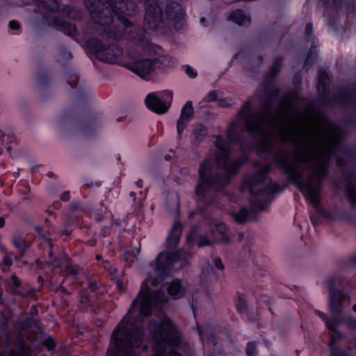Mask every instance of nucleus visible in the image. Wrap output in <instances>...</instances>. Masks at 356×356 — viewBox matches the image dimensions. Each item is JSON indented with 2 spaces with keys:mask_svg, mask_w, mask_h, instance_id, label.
<instances>
[{
  "mask_svg": "<svg viewBox=\"0 0 356 356\" xmlns=\"http://www.w3.org/2000/svg\"><path fill=\"white\" fill-rule=\"evenodd\" d=\"M211 244V241L205 236L201 237L197 241V246L202 248L204 245H209Z\"/></svg>",
  "mask_w": 356,
  "mask_h": 356,
  "instance_id": "31",
  "label": "nucleus"
},
{
  "mask_svg": "<svg viewBox=\"0 0 356 356\" xmlns=\"http://www.w3.org/2000/svg\"><path fill=\"white\" fill-rule=\"evenodd\" d=\"M325 323H326L327 327L330 331L337 334L338 336H340V334L337 332V327L339 324V321L338 319H337L336 317H333L330 321L326 320Z\"/></svg>",
  "mask_w": 356,
  "mask_h": 356,
  "instance_id": "24",
  "label": "nucleus"
},
{
  "mask_svg": "<svg viewBox=\"0 0 356 356\" xmlns=\"http://www.w3.org/2000/svg\"><path fill=\"white\" fill-rule=\"evenodd\" d=\"M204 20V18H202V19H201V22H203Z\"/></svg>",
  "mask_w": 356,
  "mask_h": 356,
  "instance_id": "64",
  "label": "nucleus"
},
{
  "mask_svg": "<svg viewBox=\"0 0 356 356\" xmlns=\"http://www.w3.org/2000/svg\"><path fill=\"white\" fill-rule=\"evenodd\" d=\"M79 270V268H77V267H76V266H71V267H70V268H68V270H67V273H68L70 275H72V276L75 277V276L78 274Z\"/></svg>",
  "mask_w": 356,
  "mask_h": 356,
  "instance_id": "36",
  "label": "nucleus"
},
{
  "mask_svg": "<svg viewBox=\"0 0 356 356\" xmlns=\"http://www.w3.org/2000/svg\"><path fill=\"white\" fill-rule=\"evenodd\" d=\"M49 257H51V258H54V254H53V252H52L51 250H50V251H49Z\"/></svg>",
  "mask_w": 356,
  "mask_h": 356,
  "instance_id": "53",
  "label": "nucleus"
},
{
  "mask_svg": "<svg viewBox=\"0 0 356 356\" xmlns=\"http://www.w3.org/2000/svg\"><path fill=\"white\" fill-rule=\"evenodd\" d=\"M250 108L251 102H245L241 114L245 117L246 129L261 136L260 145L263 149H267L274 140L293 141L296 144L295 160L312 163L313 172L305 188L310 202L317 207L319 180L325 176V165L339 143V129L324 118L311 124L293 122L285 107L280 108L274 113L266 108L252 116H247Z\"/></svg>",
  "mask_w": 356,
  "mask_h": 356,
  "instance_id": "1",
  "label": "nucleus"
},
{
  "mask_svg": "<svg viewBox=\"0 0 356 356\" xmlns=\"http://www.w3.org/2000/svg\"><path fill=\"white\" fill-rule=\"evenodd\" d=\"M231 134H232V130H231V129H229V130L228 131V132H227V137H228V138H229V140L230 141H233V140H232V139Z\"/></svg>",
  "mask_w": 356,
  "mask_h": 356,
  "instance_id": "49",
  "label": "nucleus"
},
{
  "mask_svg": "<svg viewBox=\"0 0 356 356\" xmlns=\"http://www.w3.org/2000/svg\"><path fill=\"white\" fill-rule=\"evenodd\" d=\"M282 165H283L286 168H289V170H290V168H289V167L288 166V165H287V164H285V163H282Z\"/></svg>",
  "mask_w": 356,
  "mask_h": 356,
  "instance_id": "54",
  "label": "nucleus"
},
{
  "mask_svg": "<svg viewBox=\"0 0 356 356\" xmlns=\"http://www.w3.org/2000/svg\"><path fill=\"white\" fill-rule=\"evenodd\" d=\"M145 103L147 106L154 112L162 114L165 113L169 107L170 104L163 103L158 97L154 94L152 93L147 96L145 99Z\"/></svg>",
  "mask_w": 356,
  "mask_h": 356,
  "instance_id": "10",
  "label": "nucleus"
},
{
  "mask_svg": "<svg viewBox=\"0 0 356 356\" xmlns=\"http://www.w3.org/2000/svg\"><path fill=\"white\" fill-rule=\"evenodd\" d=\"M13 241L15 246L18 248L21 252H24L29 248V244L21 237L14 238Z\"/></svg>",
  "mask_w": 356,
  "mask_h": 356,
  "instance_id": "22",
  "label": "nucleus"
},
{
  "mask_svg": "<svg viewBox=\"0 0 356 356\" xmlns=\"http://www.w3.org/2000/svg\"><path fill=\"white\" fill-rule=\"evenodd\" d=\"M248 215V211L245 208H243L237 213H234V218L237 222L243 223L247 220Z\"/></svg>",
  "mask_w": 356,
  "mask_h": 356,
  "instance_id": "23",
  "label": "nucleus"
},
{
  "mask_svg": "<svg viewBox=\"0 0 356 356\" xmlns=\"http://www.w3.org/2000/svg\"><path fill=\"white\" fill-rule=\"evenodd\" d=\"M70 191H65L61 195L60 200L65 202L68 201L70 200Z\"/></svg>",
  "mask_w": 356,
  "mask_h": 356,
  "instance_id": "41",
  "label": "nucleus"
},
{
  "mask_svg": "<svg viewBox=\"0 0 356 356\" xmlns=\"http://www.w3.org/2000/svg\"><path fill=\"white\" fill-rule=\"evenodd\" d=\"M186 285L179 280H173L168 287L169 295L179 298L184 296L186 291Z\"/></svg>",
  "mask_w": 356,
  "mask_h": 356,
  "instance_id": "14",
  "label": "nucleus"
},
{
  "mask_svg": "<svg viewBox=\"0 0 356 356\" xmlns=\"http://www.w3.org/2000/svg\"><path fill=\"white\" fill-rule=\"evenodd\" d=\"M344 295L341 291L331 289L330 294V310L333 315H337L342 311L341 302Z\"/></svg>",
  "mask_w": 356,
  "mask_h": 356,
  "instance_id": "11",
  "label": "nucleus"
},
{
  "mask_svg": "<svg viewBox=\"0 0 356 356\" xmlns=\"http://www.w3.org/2000/svg\"><path fill=\"white\" fill-rule=\"evenodd\" d=\"M182 232V227L179 222H175L171 229L168 238V244L170 247H175L180 239Z\"/></svg>",
  "mask_w": 356,
  "mask_h": 356,
  "instance_id": "15",
  "label": "nucleus"
},
{
  "mask_svg": "<svg viewBox=\"0 0 356 356\" xmlns=\"http://www.w3.org/2000/svg\"><path fill=\"white\" fill-rule=\"evenodd\" d=\"M3 264L6 266H10L12 264L11 259L10 257H5L3 258Z\"/></svg>",
  "mask_w": 356,
  "mask_h": 356,
  "instance_id": "44",
  "label": "nucleus"
},
{
  "mask_svg": "<svg viewBox=\"0 0 356 356\" xmlns=\"http://www.w3.org/2000/svg\"><path fill=\"white\" fill-rule=\"evenodd\" d=\"M186 73L191 78H195L197 76V72L188 65L186 67Z\"/></svg>",
  "mask_w": 356,
  "mask_h": 356,
  "instance_id": "35",
  "label": "nucleus"
},
{
  "mask_svg": "<svg viewBox=\"0 0 356 356\" xmlns=\"http://www.w3.org/2000/svg\"><path fill=\"white\" fill-rule=\"evenodd\" d=\"M318 315L324 320L325 322H326V320H328L325 315H323L322 313L318 312Z\"/></svg>",
  "mask_w": 356,
  "mask_h": 356,
  "instance_id": "50",
  "label": "nucleus"
},
{
  "mask_svg": "<svg viewBox=\"0 0 356 356\" xmlns=\"http://www.w3.org/2000/svg\"><path fill=\"white\" fill-rule=\"evenodd\" d=\"M353 309L356 312V304L353 306Z\"/></svg>",
  "mask_w": 356,
  "mask_h": 356,
  "instance_id": "56",
  "label": "nucleus"
},
{
  "mask_svg": "<svg viewBox=\"0 0 356 356\" xmlns=\"http://www.w3.org/2000/svg\"><path fill=\"white\" fill-rule=\"evenodd\" d=\"M2 137H4V138L6 137L7 139H8V136H6L4 132H3L2 131H0V139Z\"/></svg>",
  "mask_w": 356,
  "mask_h": 356,
  "instance_id": "51",
  "label": "nucleus"
},
{
  "mask_svg": "<svg viewBox=\"0 0 356 356\" xmlns=\"http://www.w3.org/2000/svg\"><path fill=\"white\" fill-rule=\"evenodd\" d=\"M199 333L203 340L210 341L215 335L214 327L211 325H206L203 327H198Z\"/></svg>",
  "mask_w": 356,
  "mask_h": 356,
  "instance_id": "18",
  "label": "nucleus"
},
{
  "mask_svg": "<svg viewBox=\"0 0 356 356\" xmlns=\"http://www.w3.org/2000/svg\"><path fill=\"white\" fill-rule=\"evenodd\" d=\"M193 115L192 103L187 102L181 109V115L177 121V132L180 134L187 125L188 122Z\"/></svg>",
  "mask_w": 356,
  "mask_h": 356,
  "instance_id": "13",
  "label": "nucleus"
},
{
  "mask_svg": "<svg viewBox=\"0 0 356 356\" xmlns=\"http://www.w3.org/2000/svg\"><path fill=\"white\" fill-rule=\"evenodd\" d=\"M281 65H282V60L280 58L275 59V60L273 61V67H272L273 71L275 73L278 72L281 68Z\"/></svg>",
  "mask_w": 356,
  "mask_h": 356,
  "instance_id": "29",
  "label": "nucleus"
},
{
  "mask_svg": "<svg viewBox=\"0 0 356 356\" xmlns=\"http://www.w3.org/2000/svg\"><path fill=\"white\" fill-rule=\"evenodd\" d=\"M201 131H202V132H203L202 135H204V132H205V131H204V129H201Z\"/></svg>",
  "mask_w": 356,
  "mask_h": 356,
  "instance_id": "59",
  "label": "nucleus"
},
{
  "mask_svg": "<svg viewBox=\"0 0 356 356\" xmlns=\"http://www.w3.org/2000/svg\"><path fill=\"white\" fill-rule=\"evenodd\" d=\"M145 7V22L149 29L156 28L163 17L171 21L177 30L182 29L185 24L181 7L176 2L165 0L159 5L153 0H147Z\"/></svg>",
  "mask_w": 356,
  "mask_h": 356,
  "instance_id": "5",
  "label": "nucleus"
},
{
  "mask_svg": "<svg viewBox=\"0 0 356 356\" xmlns=\"http://www.w3.org/2000/svg\"><path fill=\"white\" fill-rule=\"evenodd\" d=\"M243 238H244V234H243V233H239V234H238V241H243Z\"/></svg>",
  "mask_w": 356,
  "mask_h": 356,
  "instance_id": "48",
  "label": "nucleus"
},
{
  "mask_svg": "<svg viewBox=\"0 0 356 356\" xmlns=\"http://www.w3.org/2000/svg\"><path fill=\"white\" fill-rule=\"evenodd\" d=\"M96 259H98V260H99V259H101L100 255H97Z\"/></svg>",
  "mask_w": 356,
  "mask_h": 356,
  "instance_id": "58",
  "label": "nucleus"
},
{
  "mask_svg": "<svg viewBox=\"0 0 356 356\" xmlns=\"http://www.w3.org/2000/svg\"><path fill=\"white\" fill-rule=\"evenodd\" d=\"M151 282L152 286H156L158 280L156 279L153 280H145L143 282L141 290L139 292L137 298L133 301L129 313L140 303V312L143 315H148L150 312V306L152 303V296L149 289L148 288V282Z\"/></svg>",
  "mask_w": 356,
  "mask_h": 356,
  "instance_id": "8",
  "label": "nucleus"
},
{
  "mask_svg": "<svg viewBox=\"0 0 356 356\" xmlns=\"http://www.w3.org/2000/svg\"><path fill=\"white\" fill-rule=\"evenodd\" d=\"M155 63L152 59L139 60L129 66V69L140 77H144L155 70Z\"/></svg>",
  "mask_w": 356,
  "mask_h": 356,
  "instance_id": "9",
  "label": "nucleus"
},
{
  "mask_svg": "<svg viewBox=\"0 0 356 356\" xmlns=\"http://www.w3.org/2000/svg\"><path fill=\"white\" fill-rule=\"evenodd\" d=\"M33 312H35V308H32Z\"/></svg>",
  "mask_w": 356,
  "mask_h": 356,
  "instance_id": "63",
  "label": "nucleus"
},
{
  "mask_svg": "<svg viewBox=\"0 0 356 356\" xmlns=\"http://www.w3.org/2000/svg\"><path fill=\"white\" fill-rule=\"evenodd\" d=\"M49 247H50V248H52V244H51V242H49Z\"/></svg>",
  "mask_w": 356,
  "mask_h": 356,
  "instance_id": "60",
  "label": "nucleus"
},
{
  "mask_svg": "<svg viewBox=\"0 0 356 356\" xmlns=\"http://www.w3.org/2000/svg\"><path fill=\"white\" fill-rule=\"evenodd\" d=\"M31 350L24 337L19 336L13 348L8 353V356H29Z\"/></svg>",
  "mask_w": 356,
  "mask_h": 356,
  "instance_id": "12",
  "label": "nucleus"
},
{
  "mask_svg": "<svg viewBox=\"0 0 356 356\" xmlns=\"http://www.w3.org/2000/svg\"><path fill=\"white\" fill-rule=\"evenodd\" d=\"M152 60L155 63V69L169 66L172 63V58L168 56H161Z\"/></svg>",
  "mask_w": 356,
  "mask_h": 356,
  "instance_id": "19",
  "label": "nucleus"
},
{
  "mask_svg": "<svg viewBox=\"0 0 356 356\" xmlns=\"http://www.w3.org/2000/svg\"><path fill=\"white\" fill-rule=\"evenodd\" d=\"M4 220L2 218H0V227H2L4 225Z\"/></svg>",
  "mask_w": 356,
  "mask_h": 356,
  "instance_id": "52",
  "label": "nucleus"
},
{
  "mask_svg": "<svg viewBox=\"0 0 356 356\" xmlns=\"http://www.w3.org/2000/svg\"><path fill=\"white\" fill-rule=\"evenodd\" d=\"M266 172L267 168L263 169L248 180L250 193L258 202L253 206L254 210H264L270 202L273 193L277 191L276 186L272 185L271 179L266 176Z\"/></svg>",
  "mask_w": 356,
  "mask_h": 356,
  "instance_id": "6",
  "label": "nucleus"
},
{
  "mask_svg": "<svg viewBox=\"0 0 356 356\" xmlns=\"http://www.w3.org/2000/svg\"><path fill=\"white\" fill-rule=\"evenodd\" d=\"M44 345L48 350H51L54 348L55 343L51 339H48L44 341Z\"/></svg>",
  "mask_w": 356,
  "mask_h": 356,
  "instance_id": "34",
  "label": "nucleus"
},
{
  "mask_svg": "<svg viewBox=\"0 0 356 356\" xmlns=\"http://www.w3.org/2000/svg\"><path fill=\"white\" fill-rule=\"evenodd\" d=\"M9 26L11 29L17 30L19 28V24L16 21H10L9 23Z\"/></svg>",
  "mask_w": 356,
  "mask_h": 356,
  "instance_id": "40",
  "label": "nucleus"
},
{
  "mask_svg": "<svg viewBox=\"0 0 356 356\" xmlns=\"http://www.w3.org/2000/svg\"><path fill=\"white\" fill-rule=\"evenodd\" d=\"M256 346L254 343H249L247 346L246 353L248 355L251 356L254 354Z\"/></svg>",
  "mask_w": 356,
  "mask_h": 356,
  "instance_id": "32",
  "label": "nucleus"
},
{
  "mask_svg": "<svg viewBox=\"0 0 356 356\" xmlns=\"http://www.w3.org/2000/svg\"><path fill=\"white\" fill-rule=\"evenodd\" d=\"M88 47L93 51L99 59L108 63L115 62L122 55V50L117 44H112L108 47L103 46L96 39H90L87 42Z\"/></svg>",
  "mask_w": 356,
  "mask_h": 356,
  "instance_id": "7",
  "label": "nucleus"
},
{
  "mask_svg": "<svg viewBox=\"0 0 356 356\" xmlns=\"http://www.w3.org/2000/svg\"><path fill=\"white\" fill-rule=\"evenodd\" d=\"M175 255L169 252H163L159 254L156 260V266L157 270L172 264L175 259H174Z\"/></svg>",
  "mask_w": 356,
  "mask_h": 356,
  "instance_id": "16",
  "label": "nucleus"
},
{
  "mask_svg": "<svg viewBox=\"0 0 356 356\" xmlns=\"http://www.w3.org/2000/svg\"><path fill=\"white\" fill-rule=\"evenodd\" d=\"M104 32L105 33L108 34V36L109 38H115L117 37V33L115 31H111L110 29H108V31L106 29L104 30Z\"/></svg>",
  "mask_w": 356,
  "mask_h": 356,
  "instance_id": "43",
  "label": "nucleus"
},
{
  "mask_svg": "<svg viewBox=\"0 0 356 356\" xmlns=\"http://www.w3.org/2000/svg\"><path fill=\"white\" fill-rule=\"evenodd\" d=\"M37 231H38V232L40 234V235L41 236V237H42V238H46V237H45V236L42 233V229H41V228L38 227V228H37Z\"/></svg>",
  "mask_w": 356,
  "mask_h": 356,
  "instance_id": "47",
  "label": "nucleus"
},
{
  "mask_svg": "<svg viewBox=\"0 0 356 356\" xmlns=\"http://www.w3.org/2000/svg\"><path fill=\"white\" fill-rule=\"evenodd\" d=\"M346 323L349 329L356 330V319L348 318L346 321Z\"/></svg>",
  "mask_w": 356,
  "mask_h": 356,
  "instance_id": "33",
  "label": "nucleus"
},
{
  "mask_svg": "<svg viewBox=\"0 0 356 356\" xmlns=\"http://www.w3.org/2000/svg\"><path fill=\"white\" fill-rule=\"evenodd\" d=\"M87 5L93 22L102 26L110 25L113 22V15H115L125 26H131V23L127 19V16L134 15L138 10L137 4L133 1H115V3L107 1L106 5L102 4L104 7L101 10L102 15L100 16L99 5L97 8L91 0H88Z\"/></svg>",
  "mask_w": 356,
  "mask_h": 356,
  "instance_id": "4",
  "label": "nucleus"
},
{
  "mask_svg": "<svg viewBox=\"0 0 356 356\" xmlns=\"http://www.w3.org/2000/svg\"><path fill=\"white\" fill-rule=\"evenodd\" d=\"M149 330L154 340L152 356H181L188 354L191 347L184 341L175 325L170 320L161 325L151 323ZM142 343V332L136 328L130 330L126 317L113 331L107 356H138L136 349Z\"/></svg>",
  "mask_w": 356,
  "mask_h": 356,
  "instance_id": "2",
  "label": "nucleus"
},
{
  "mask_svg": "<svg viewBox=\"0 0 356 356\" xmlns=\"http://www.w3.org/2000/svg\"><path fill=\"white\" fill-rule=\"evenodd\" d=\"M212 234H218L220 236V241L222 243H228L229 238L227 235V227L221 221L215 223V229L211 230Z\"/></svg>",
  "mask_w": 356,
  "mask_h": 356,
  "instance_id": "17",
  "label": "nucleus"
},
{
  "mask_svg": "<svg viewBox=\"0 0 356 356\" xmlns=\"http://www.w3.org/2000/svg\"><path fill=\"white\" fill-rule=\"evenodd\" d=\"M63 28L64 31L70 35H74L76 32V27L72 24H67Z\"/></svg>",
  "mask_w": 356,
  "mask_h": 356,
  "instance_id": "28",
  "label": "nucleus"
},
{
  "mask_svg": "<svg viewBox=\"0 0 356 356\" xmlns=\"http://www.w3.org/2000/svg\"><path fill=\"white\" fill-rule=\"evenodd\" d=\"M313 31V27L312 24H307L305 28V33L307 35H311Z\"/></svg>",
  "mask_w": 356,
  "mask_h": 356,
  "instance_id": "42",
  "label": "nucleus"
},
{
  "mask_svg": "<svg viewBox=\"0 0 356 356\" xmlns=\"http://www.w3.org/2000/svg\"><path fill=\"white\" fill-rule=\"evenodd\" d=\"M328 82L327 73L325 70H321L318 72V90H321L322 91L325 90Z\"/></svg>",
  "mask_w": 356,
  "mask_h": 356,
  "instance_id": "20",
  "label": "nucleus"
},
{
  "mask_svg": "<svg viewBox=\"0 0 356 356\" xmlns=\"http://www.w3.org/2000/svg\"><path fill=\"white\" fill-rule=\"evenodd\" d=\"M215 145L218 149L216 163L218 169H223L220 174L214 169L209 159H205L200 166V183L196 189V193L200 200H204L207 204L213 202L216 191L227 185L229 182V175L235 173L238 165L230 162L227 159L228 147L220 136H216Z\"/></svg>",
  "mask_w": 356,
  "mask_h": 356,
  "instance_id": "3",
  "label": "nucleus"
},
{
  "mask_svg": "<svg viewBox=\"0 0 356 356\" xmlns=\"http://www.w3.org/2000/svg\"><path fill=\"white\" fill-rule=\"evenodd\" d=\"M348 192L350 198V200L356 204V187L353 186H348Z\"/></svg>",
  "mask_w": 356,
  "mask_h": 356,
  "instance_id": "27",
  "label": "nucleus"
},
{
  "mask_svg": "<svg viewBox=\"0 0 356 356\" xmlns=\"http://www.w3.org/2000/svg\"><path fill=\"white\" fill-rule=\"evenodd\" d=\"M237 310L241 312H245L247 310V303L244 299L239 297L238 298V302L236 305Z\"/></svg>",
  "mask_w": 356,
  "mask_h": 356,
  "instance_id": "25",
  "label": "nucleus"
},
{
  "mask_svg": "<svg viewBox=\"0 0 356 356\" xmlns=\"http://www.w3.org/2000/svg\"><path fill=\"white\" fill-rule=\"evenodd\" d=\"M214 264L216 268L222 270L224 269V266L222 263V261L220 258H216L214 259Z\"/></svg>",
  "mask_w": 356,
  "mask_h": 356,
  "instance_id": "37",
  "label": "nucleus"
},
{
  "mask_svg": "<svg viewBox=\"0 0 356 356\" xmlns=\"http://www.w3.org/2000/svg\"><path fill=\"white\" fill-rule=\"evenodd\" d=\"M168 95H169L170 99H172V93L171 92H168Z\"/></svg>",
  "mask_w": 356,
  "mask_h": 356,
  "instance_id": "57",
  "label": "nucleus"
},
{
  "mask_svg": "<svg viewBox=\"0 0 356 356\" xmlns=\"http://www.w3.org/2000/svg\"><path fill=\"white\" fill-rule=\"evenodd\" d=\"M12 280H13V281L14 282V284L16 286H19L20 282H19L18 278L17 277V276H15V275L12 276Z\"/></svg>",
  "mask_w": 356,
  "mask_h": 356,
  "instance_id": "45",
  "label": "nucleus"
},
{
  "mask_svg": "<svg viewBox=\"0 0 356 356\" xmlns=\"http://www.w3.org/2000/svg\"><path fill=\"white\" fill-rule=\"evenodd\" d=\"M33 312H35V308H32Z\"/></svg>",
  "mask_w": 356,
  "mask_h": 356,
  "instance_id": "62",
  "label": "nucleus"
},
{
  "mask_svg": "<svg viewBox=\"0 0 356 356\" xmlns=\"http://www.w3.org/2000/svg\"><path fill=\"white\" fill-rule=\"evenodd\" d=\"M73 209H76V206H72Z\"/></svg>",
  "mask_w": 356,
  "mask_h": 356,
  "instance_id": "61",
  "label": "nucleus"
},
{
  "mask_svg": "<svg viewBox=\"0 0 356 356\" xmlns=\"http://www.w3.org/2000/svg\"><path fill=\"white\" fill-rule=\"evenodd\" d=\"M66 261V257L65 254L62 256L60 259H57L55 257L52 258V260L51 261V265H53L54 267H60L62 264Z\"/></svg>",
  "mask_w": 356,
  "mask_h": 356,
  "instance_id": "26",
  "label": "nucleus"
},
{
  "mask_svg": "<svg viewBox=\"0 0 356 356\" xmlns=\"http://www.w3.org/2000/svg\"><path fill=\"white\" fill-rule=\"evenodd\" d=\"M87 1H88V0H86V6H87L88 9L90 10V9H89V8H88V5H87ZM91 2H92L93 3H95V5H96V7H97V6L99 5V8H98V9H99V10H102V8L104 7V6H102V3H104L105 5H106V2H107V1H99V0H98V1H96V0H91ZM102 11H100V16H102Z\"/></svg>",
  "mask_w": 356,
  "mask_h": 356,
  "instance_id": "30",
  "label": "nucleus"
},
{
  "mask_svg": "<svg viewBox=\"0 0 356 356\" xmlns=\"http://www.w3.org/2000/svg\"><path fill=\"white\" fill-rule=\"evenodd\" d=\"M331 346V356H346V354L343 351L341 352H334L332 348V342L330 343Z\"/></svg>",
  "mask_w": 356,
  "mask_h": 356,
  "instance_id": "39",
  "label": "nucleus"
},
{
  "mask_svg": "<svg viewBox=\"0 0 356 356\" xmlns=\"http://www.w3.org/2000/svg\"><path fill=\"white\" fill-rule=\"evenodd\" d=\"M89 287H90V289H91L92 291H95V283H94V282H90V283H89Z\"/></svg>",
  "mask_w": 356,
  "mask_h": 356,
  "instance_id": "46",
  "label": "nucleus"
},
{
  "mask_svg": "<svg viewBox=\"0 0 356 356\" xmlns=\"http://www.w3.org/2000/svg\"><path fill=\"white\" fill-rule=\"evenodd\" d=\"M166 301V298H165V299H161V300H159V302H161V303L164 302Z\"/></svg>",
  "mask_w": 356,
  "mask_h": 356,
  "instance_id": "55",
  "label": "nucleus"
},
{
  "mask_svg": "<svg viewBox=\"0 0 356 356\" xmlns=\"http://www.w3.org/2000/svg\"><path fill=\"white\" fill-rule=\"evenodd\" d=\"M230 17L234 22L238 24H243L245 19L243 12L240 10L233 12L231 14Z\"/></svg>",
  "mask_w": 356,
  "mask_h": 356,
  "instance_id": "21",
  "label": "nucleus"
},
{
  "mask_svg": "<svg viewBox=\"0 0 356 356\" xmlns=\"http://www.w3.org/2000/svg\"><path fill=\"white\" fill-rule=\"evenodd\" d=\"M217 97V95L216 92H211L206 97V101L207 102H211L214 101Z\"/></svg>",
  "mask_w": 356,
  "mask_h": 356,
  "instance_id": "38",
  "label": "nucleus"
}]
</instances>
